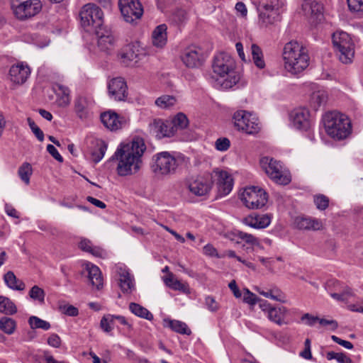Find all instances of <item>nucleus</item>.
Listing matches in <instances>:
<instances>
[{
    "label": "nucleus",
    "instance_id": "1",
    "mask_svg": "<svg viewBox=\"0 0 363 363\" xmlns=\"http://www.w3.org/2000/svg\"><path fill=\"white\" fill-rule=\"evenodd\" d=\"M146 150L143 140L136 138L131 143L121 144L116 150L112 159L118 161L117 173L125 177L135 174L140 168L143 156Z\"/></svg>",
    "mask_w": 363,
    "mask_h": 363
},
{
    "label": "nucleus",
    "instance_id": "2",
    "mask_svg": "<svg viewBox=\"0 0 363 363\" xmlns=\"http://www.w3.org/2000/svg\"><path fill=\"white\" fill-rule=\"evenodd\" d=\"M184 157L176 152L162 151L152 155L150 169L153 176L163 179L175 174Z\"/></svg>",
    "mask_w": 363,
    "mask_h": 363
},
{
    "label": "nucleus",
    "instance_id": "3",
    "mask_svg": "<svg viewBox=\"0 0 363 363\" xmlns=\"http://www.w3.org/2000/svg\"><path fill=\"white\" fill-rule=\"evenodd\" d=\"M285 69L292 74H297L309 65L307 49L296 40L287 43L283 49Z\"/></svg>",
    "mask_w": 363,
    "mask_h": 363
},
{
    "label": "nucleus",
    "instance_id": "4",
    "mask_svg": "<svg viewBox=\"0 0 363 363\" xmlns=\"http://www.w3.org/2000/svg\"><path fill=\"white\" fill-rule=\"evenodd\" d=\"M323 121L327 134L334 140H344L352 133L350 119L340 112H328L324 115Z\"/></svg>",
    "mask_w": 363,
    "mask_h": 363
},
{
    "label": "nucleus",
    "instance_id": "5",
    "mask_svg": "<svg viewBox=\"0 0 363 363\" xmlns=\"http://www.w3.org/2000/svg\"><path fill=\"white\" fill-rule=\"evenodd\" d=\"M212 68L213 73L220 77H225V76L231 77L229 81L225 80L226 86L231 87L238 82L239 77L233 74L235 62L228 54L220 52L216 55L213 61Z\"/></svg>",
    "mask_w": 363,
    "mask_h": 363
},
{
    "label": "nucleus",
    "instance_id": "6",
    "mask_svg": "<svg viewBox=\"0 0 363 363\" xmlns=\"http://www.w3.org/2000/svg\"><path fill=\"white\" fill-rule=\"evenodd\" d=\"M82 27L88 32H95L104 26V13L94 4L84 5L79 13Z\"/></svg>",
    "mask_w": 363,
    "mask_h": 363
},
{
    "label": "nucleus",
    "instance_id": "7",
    "mask_svg": "<svg viewBox=\"0 0 363 363\" xmlns=\"http://www.w3.org/2000/svg\"><path fill=\"white\" fill-rule=\"evenodd\" d=\"M333 44L339 52L340 60L344 64L352 62L354 55V43L348 33L336 32L332 36Z\"/></svg>",
    "mask_w": 363,
    "mask_h": 363
},
{
    "label": "nucleus",
    "instance_id": "8",
    "mask_svg": "<svg viewBox=\"0 0 363 363\" xmlns=\"http://www.w3.org/2000/svg\"><path fill=\"white\" fill-rule=\"evenodd\" d=\"M243 204L249 209H259L264 206L268 200L267 192L262 188L250 186L240 195Z\"/></svg>",
    "mask_w": 363,
    "mask_h": 363
},
{
    "label": "nucleus",
    "instance_id": "9",
    "mask_svg": "<svg viewBox=\"0 0 363 363\" xmlns=\"http://www.w3.org/2000/svg\"><path fill=\"white\" fill-rule=\"evenodd\" d=\"M233 119L235 128L247 134L257 133L260 129L257 118L247 111H237Z\"/></svg>",
    "mask_w": 363,
    "mask_h": 363
},
{
    "label": "nucleus",
    "instance_id": "10",
    "mask_svg": "<svg viewBox=\"0 0 363 363\" xmlns=\"http://www.w3.org/2000/svg\"><path fill=\"white\" fill-rule=\"evenodd\" d=\"M118 7L124 21L136 24L143 14V7L139 0H118Z\"/></svg>",
    "mask_w": 363,
    "mask_h": 363
},
{
    "label": "nucleus",
    "instance_id": "11",
    "mask_svg": "<svg viewBox=\"0 0 363 363\" xmlns=\"http://www.w3.org/2000/svg\"><path fill=\"white\" fill-rule=\"evenodd\" d=\"M186 184L189 191L194 195L206 196L212 188V176L209 173L193 176L186 179Z\"/></svg>",
    "mask_w": 363,
    "mask_h": 363
},
{
    "label": "nucleus",
    "instance_id": "12",
    "mask_svg": "<svg viewBox=\"0 0 363 363\" xmlns=\"http://www.w3.org/2000/svg\"><path fill=\"white\" fill-rule=\"evenodd\" d=\"M259 20L265 26L273 24L279 20V0H270L259 4Z\"/></svg>",
    "mask_w": 363,
    "mask_h": 363
},
{
    "label": "nucleus",
    "instance_id": "13",
    "mask_svg": "<svg viewBox=\"0 0 363 363\" xmlns=\"http://www.w3.org/2000/svg\"><path fill=\"white\" fill-rule=\"evenodd\" d=\"M42 5L38 0L26 1L13 9L15 16L20 20H25L38 13Z\"/></svg>",
    "mask_w": 363,
    "mask_h": 363
},
{
    "label": "nucleus",
    "instance_id": "14",
    "mask_svg": "<svg viewBox=\"0 0 363 363\" xmlns=\"http://www.w3.org/2000/svg\"><path fill=\"white\" fill-rule=\"evenodd\" d=\"M110 97L116 101H124L128 97V86L122 77H116L110 80L108 84Z\"/></svg>",
    "mask_w": 363,
    "mask_h": 363
},
{
    "label": "nucleus",
    "instance_id": "15",
    "mask_svg": "<svg viewBox=\"0 0 363 363\" xmlns=\"http://www.w3.org/2000/svg\"><path fill=\"white\" fill-rule=\"evenodd\" d=\"M290 118L294 128L298 130H307L311 125V114L308 109L299 107L293 110Z\"/></svg>",
    "mask_w": 363,
    "mask_h": 363
},
{
    "label": "nucleus",
    "instance_id": "16",
    "mask_svg": "<svg viewBox=\"0 0 363 363\" xmlns=\"http://www.w3.org/2000/svg\"><path fill=\"white\" fill-rule=\"evenodd\" d=\"M181 57L184 64L189 68L201 66L204 60L202 50L194 45L186 48Z\"/></svg>",
    "mask_w": 363,
    "mask_h": 363
},
{
    "label": "nucleus",
    "instance_id": "17",
    "mask_svg": "<svg viewBox=\"0 0 363 363\" xmlns=\"http://www.w3.org/2000/svg\"><path fill=\"white\" fill-rule=\"evenodd\" d=\"M101 121L108 129L113 131L122 128L127 124V120L112 111L101 114Z\"/></svg>",
    "mask_w": 363,
    "mask_h": 363
},
{
    "label": "nucleus",
    "instance_id": "18",
    "mask_svg": "<svg viewBox=\"0 0 363 363\" xmlns=\"http://www.w3.org/2000/svg\"><path fill=\"white\" fill-rule=\"evenodd\" d=\"M217 177L218 191L220 196L228 195L233 189V179L225 171H214Z\"/></svg>",
    "mask_w": 363,
    "mask_h": 363
},
{
    "label": "nucleus",
    "instance_id": "19",
    "mask_svg": "<svg viewBox=\"0 0 363 363\" xmlns=\"http://www.w3.org/2000/svg\"><path fill=\"white\" fill-rule=\"evenodd\" d=\"M98 38V46L101 50L108 52L112 48L115 38L111 30L106 27H101L94 32Z\"/></svg>",
    "mask_w": 363,
    "mask_h": 363
},
{
    "label": "nucleus",
    "instance_id": "20",
    "mask_svg": "<svg viewBox=\"0 0 363 363\" xmlns=\"http://www.w3.org/2000/svg\"><path fill=\"white\" fill-rule=\"evenodd\" d=\"M30 74L29 67L27 65H23V63L12 65L9 69L11 81L17 84L25 83Z\"/></svg>",
    "mask_w": 363,
    "mask_h": 363
},
{
    "label": "nucleus",
    "instance_id": "21",
    "mask_svg": "<svg viewBox=\"0 0 363 363\" xmlns=\"http://www.w3.org/2000/svg\"><path fill=\"white\" fill-rule=\"evenodd\" d=\"M242 223L253 228L263 229L269 225L271 216L268 214L252 213L242 219Z\"/></svg>",
    "mask_w": 363,
    "mask_h": 363
},
{
    "label": "nucleus",
    "instance_id": "22",
    "mask_svg": "<svg viewBox=\"0 0 363 363\" xmlns=\"http://www.w3.org/2000/svg\"><path fill=\"white\" fill-rule=\"evenodd\" d=\"M85 270L87 272V277L91 284L96 289H101L104 285V279L100 269L97 266L88 262L85 264Z\"/></svg>",
    "mask_w": 363,
    "mask_h": 363
},
{
    "label": "nucleus",
    "instance_id": "23",
    "mask_svg": "<svg viewBox=\"0 0 363 363\" xmlns=\"http://www.w3.org/2000/svg\"><path fill=\"white\" fill-rule=\"evenodd\" d=\"M296 227L300 230H318L322 229V221L311 217L298 216L294 220Z\"/></svg>",
    "mask_w": 363,
    "mask_h": 363
},
{
    "label": "nucleus",
    "instance_id": "24",
    "mask_svg": "<svg viewBox=\"0 0 363 363\" xmlns=\"http://www.w3.org/2000/svg\"><path fill=\"white\" fill-rule=\"evenodd\" d=\"M302 9L306 15H311L314 21H321L323 18V5L315 1L306 0L302 4Z\"/></svg>",
    "mask_w": 363,
    "mask_h": 363
},
{
    "label": "nucleus",
    "instance_id": "25",
    "mask_svg": "<svg viewBox=\"0 0 363 363\" xmlns=\"http://www.w3.org/2000/svg\"><path fill=\"white\" fill-rule=\"evenodd\" d=\"M150 128L159 138H169L175 134L174 129H173L169 121L163 122L160 119H155L150 124Z\"/></svg>",
    "mask_w": 363,
    "mask_h": 363
},
{
    "label": "nucleus",
    "instance_id": "26",
    "mask_svg": "<svg viewBox=\"0 0 363 363\" xmlns=\"http://www.w3.org/2000/svg\"><path fill=\"white\" fill-rule=\"evenodd\" d=\"M91 106L92 101L86 97L78 96L74 100V111L81 119H86L89 117Z\"/></svg>",
    "mask_w": 363,
    "mask_h": 363
},
{
    "label": "nucleus",
    "instance_id": "27",
    "mask_svg": "<svg viewBox=\"0 0 363 363\" xmlns=\"http://www.w3.org/2000/svg\"><path fill=\"white\" fill-rule=\"evenodd\" d=\"M138 51L134 45H128L121 51L118 56L121 62L124 66H129L133 61L137 62L139 56Z\"/></svg>",
    "mask_w": 363,
    "mask_h": 363
},
{
    "label": "nucleus",
    "instance_id": "28",
    "mask_svg": "<svg viewBox=\"0 0 363 363\" xmlns=\"http://www.w3.org/2000/svg\"><path fill=\"white\" fill-rule=\"evenodd\" d=\"M301 320L308 326H313L317 322H318L322 325H331L332 330H336L338 327V324L335 320L319 318L318 316L312 315L308 313L303 314Z\"/></svg>",
    "mask_w": 363,
    "mask_h": 363
},
{
    "label": "nucleus",
    "instance_id": "29",
    "mask_svg": "<svg viewBox=\"0 0 363 363\" xmlns=\"http://www.w3.org/2000/svg\"><path fill=\"white\" fill-rule=\"evenodd\" d=\"M52 89L57 96V103L60 106L65 107L70 103L69 89L68 87L56 83L53 85Z\"/></svg>",
    "mask_w": 363,
    "mask_h": 363
},
{
    "label": "nucleus",
    "instance_id": "30",
    "mask_svg": "<svg viewBox=\"0 0 363 363\" xmlns=\"http://www.w3.org/2000/svg\"><path fill=\"white\" fill-rule=\"evenodd\" d=\"M167 26L159 25L155 28L152 34V43L157 48H162L167 43Z\"/></svg>",
    "mask_w": 363,
    "mask_h": 363
},
{
    "label": "nucleus",
    "instance_id": "31",
    "mask_svg": "<svg viewBox=\"0 0 363 363\" xmlns=\"http://www.w3.org/2000/svg\"><path fill=\"white\" fill-rule=\"evenodd\" d=\"M164 281L172 290L179 291L185 294L189 292L188 284L182 283L179 280L174 279V274L172 272H169L168 276L164 279Z\"/></svg>",
    "mask_w": 363,
    "mask_h": 363
},
{
    "label": "nucleus",
    "instance_id": "32",
    "mask_svg": "<svg viewBox=\"0 0 363 363\" xmlns=\"http://www.w3.org/2000/svg\"><path fill=\"white\" fill-rule=\"evenodd\" d=\"M4 280L6 285L13 290L23 291L26 289L25 283L18 279L14 273L11 271H9L4 274Z\"/></svg>",
    "mask_w": 363,
    "mask_h": 363
},
{
    "label": "nucleus",
    "instance_id": "33",
    "mask_svg": "<svg viewBox=\"0 0 363 363\" xmlns=\"http://www.w3.org/2000/svg\"><path fill=\"white\" fill-rule=\"evenodd\" d=\"M286 313L287 309L284 306L279 308L273 307L269 311L267 316L271 321L277 323L279 325H282L283 324L286 323L284 321V318Z\"/></svg>",
    "mask_w": 363,
    "mask_h": 363
},
{
    "label": "nucleus",
    "instance_id": "34",
    "mask_svg": "<svg viewBox=\"0 0 363 363\" xmlns=\"http://www.w3.org/2000/svg\"><path fill=\"white\" fill-rule=\"evenodd\" d=\"M260 164L266 174L270 177L281 167L279 162L274 160L273 158L265 157L261 159Z\"/></svg>",
    "mask_w": 363,
    "mask_h": 363
},
{
    "label": "nucleus",
    "instance_id": "35",
    "mask_svg": "<svg viewBox=\"0 0 363 363\" xmlns=\"http://www.w3.org/2000/svg\"><path fill=\"white\" fill-rule=\"evenodd\" d=\"M164 322L167 327L177 333L188 335H191V330L184 322L177 320H164Z\"/></svg>",
    "mask_w": 363,
    "mask_h": 363
},
{
    "label": "nucleus",
    "instance_id": "36",
    "mask_svg": "<svg viewBox=\"0 0 363 363\" xmlns=\"http://www.w3.org/2000/svg\"><path fill=\"white\" fill-rule=\"evenodd\" d=\"M107 150V144L101 140L95 142L94 150L91 151V157L94 163H98L104 157Z\"/></svg>",
    "mask_w": 363,
    "mask_h": 363
},
{
    "label": "nucleus",
    "instance_id": "37",
    "mask_svg": "<svg viewBox=\"0 0 363 363\" xmlns=\"http://www.w3.org/2000/svg\"><path fill=\"white\" fill-rule=\"evenodd\" d=\"M119 286L123 293H130L134 286L133 279L129 272L123 271L120 274Z\"/></svg>",
    "mask_w": 363,
    "mask_h": 363
},
{
    "label": "nucleus",
    "instance_id": "38",
    "mask_svg": "<svg viewBox=\"0 0 363 363\" xmlns=\"http://www.w3.org/2000/svg\"><path fill=\"white\" fill-rule=\"evenodd\" d=\"M130 311L135 315L145 318L148 320L153 319V315L145 307L136 303H130L129 305Z\"/></svg>",
    "mask_w": 363,
    "mask_h": 363
},
{
    "label": "nucleus",
    "instance_id": "39",
    "mask_svg": "<svg viewBox=\"0 0 363 363\" xmlns=\"http://www.w3.org/2000/svg\"><path fill=\"white\" fill-rule=\"evenodd\" d=\"M17 312L16 305L9 298L0 296V313L13 315Z\"/></svg>",
    "mask_w": 363,
    "mask_h": 363
},
{
    "label": "nucleus",
    "instance_id": "40",
    "mask_svg": "<svg viewBox=\"0 0 363 363\" xmlns=\"http://www.w3.org/2000/svg\"><path fill=\"white\" fill-rule=\"evenodd\" d=\"M251 54L255 65L259 69H263L265 67L264 56L262 49L256 44L251 45Z\"/></svg>",
    "mask_w": 363,
    "mask_h": 363
},
{
    "label": "nucleus",
    "instance_id": "41",
    "mask_svg": "<svg viewBox=\"0 0 363 363\" xmlns=\"http://www.w3.org/2000/svg\"><path fill=\"white\" fill-rule=\"evenodd\" d=\"M79 248L85 252H89L96 257H102L104 250L99 247H93L91 241L87 239H83L79 244Z\"/></svg>",
    "mask_w": 363,
    "mask_h": 363
},
{
    "label": "nucleus",
    "instance_id": "42",
    "mask_svg": "<svg viewBox=\"0 0 363 363\" xmlns=\"http://www.w3.org/2000/svg\"><path fill=\"white\" fill-rule=\"evenodd\" d=\"M275 183L281 185H286L291 182V176L287 172L282 169V166L280 169L274 172V174L269 177Z\"/></svg>",
    "mask_w": 363,
    "mask_h": 363
},
{
    "label": "nucleus",
    "instance_id": "43",
    "mask_svg": "<svg viewBox=\"0 0 363 363\" xmlns=\"http://www.w3.org/2000/svg\"><path fill=\"white\" fill-rule=\"evenodd\" d=\"M169 123L173 129H174V133H176L178 129H184L188 126L189 120L184 113H179Z\"/></svg>",
    "mask_w": 363,
    "mask_h": 363
},
{
    "label": "nucleus",
    "instance_id": "44",
    "mask_svg": "<svg viewBox=\"0 0 363 363\" xmlns=\"http://www.w3.org/2000/svg\"><path fill=\"white\" fill-rule=\"evenodd\" d=\"M328 99V95L325 91H317L312 94L311 104L315 109L324 105Z\"/></svg>",
    "mask_w": 363,
    "mask_h": 363
},
{
    "label": "nucleus",
    "instance_id": "45",
    "mask_svg": "<svg viewBox=\"0 0 363 363\" xmlns=\"http://www.w3.org/2000/svg\"><path fill=\"white\" fill-rule=\"evenodd\" d=\"M16 326V321L11 318L3 317L0 319V329L9 335L14 332Z\"/></svg>",
    "mask_w": 363,
    "mask_h": 363
},
{
    "label": "nucleus",
    "instance_id": "46",
    "mask_svg": "<svg viewBox=\"0 0 363 363\" xmlns=\"http://www.w3.org/2000/svg\"><path fill=\"white\" fill-rule=\"evenodd\" d=\"M18 174L21 179L26 184H29L30 177L32 174L31 165L28 162H24L18 170Z\"/></svg>",
    "mask_w": 363,
    "mask_h": 363
},
{
    "label": "nucleus",
    "instance_id": "47",
    "mask_svg": "<svg viewBox=\"0 0 363 363\" xmlns=\"http://www.w3.org/2000/svg\"><path fill=\"white\" fill-rule=\"evenodd\" d=\"M28 323L32 329L40 328L48 330L50 328V323L42 320L37 316H30L28 319Z\"/></svg>",
    "mask_w": 363,
    "mask_h": 363
},
{
    "label": "nucleus",
    "instance_id": "48",
    "mask_svg": "<svg viewBox=\"0 0 363 363\" xmlns=\"http://www.w3.org/2000/svg\"><path fill=\"white\" fill-rule=\"evenodd\" d=\"M29 296L34 301H38L40 303H44L45 293L42 288L35 285L30 289L29 291Z\"/></svg>",
    "mask_w": 363,
    "mask_h": 363
},
{
    "label": "nucleus",
    "instance_id": "49",
    "mask_svg": "<svg viewBox=\"0 0 363 363\" xmlns=\"http://www.w3.org/2000/svg\"><path fill=\"white\" fill-rule=\"evenodd\" d=\"M176 103V99L169 95H164L157 98L155 101V104L162 108H167L172 106Z\"/></svg>",
    "mask_w": 363,
    "mask_h": 363
},
{
    "label": "nucleus",
    "instance_id": "50",
    "mask_svg": "<svg viewBox=\"0 0 363 363\" xmlns=\"http://www.w3.org/2000/svg\"><path fill=\"white\" fill-rule=\"evenodd\" d=\"M313 201L316 208L320 211L325 210L329 206V199L323 194L315 195Z\"/></svg>",
    "mask_w": 363,
    "mask_h": 363
},
{
    "label": "nucleus",
    "instance_id": "51",
    "mask_svg": "<svg viewBox=\"0 0 363 363\" xmlns=\"http://www.w3.org/2000/svg\"><path fill=\"white\" fill-rule=\"evenodd\" d=\"M326 357L328 360L336 359L338 363H352L351 359L342 352H328Z\"/></svg>",
    "mask_w": 363,
    "mask_h": 363
},
{
    "label": "nucleus",
    "instance_id": "52",
    "mask_svg": "<svg viewBox=\"0 0 363 363\" xmlns=\"http://www.w3.org/2000/svg\"><path fill=\"white\" fill-rule=\"evenodd\" d=\"M268 298L273 299L277 301L285 302L284 294L277 286H273L269 291H267Z\"/></svg>",
    "mask_w": 363,
    "mask_h": 363
},
{
    "label": "nucleus",
    "instance_id": "53",
    "mask_svg": "<svg viewBox=\"0 0 363 363\" xmlns=\"http://www.w3.org/2000/svg\"><path fill=\"white\" fill-rule=\"evenodd\" d=\"M114 317L115 315H108L101 318L100 326L104 332L109 333L112 330L113 327L111 325L113 322Z\"/></svg>",
    "mask_w": 363,
    "mask_h": 363
},
{
    "label": "nucleus",
    "instance_id": "54",
    "mask_svg": "<svg viewBox=\"0 0 363 363\" xmlns=\"http://www.w3.org/2000/svg\"><path fill=\"white\" fill-rule=\"evenodd\" d=\"M27 121L30 128L38 140L43 142L44 140V133L41 129L35 124V121L32 118H28Z\"/></svg>",
    "mask_w": 363,
    "mask_h": 363
},
{
    "label": "nucleus",
    "instance_id": "55",
    "mask_svg": "<svg viewBox=\"0 0 363 363\" xmlns=\"http://www.w3.org/2000/svg\"><path fill=\"white\" fill-rule=\"evenodd\" d=\"M260 299L248 289H244L243 301L251 306L255 305Z\"/></svg>",
    "mask_w": 363,
    "mask_h": 363
},
{
    "label": "nucleus",
    "instance_id": "56",
    "mask_svg": "<svg viewBox=\"0 0 363 363\" xmlns=\"http://www.w3.org/2000/svg\"><path fill=\"white\" fill-rule=\"evenodd\" d=\"M238 238L240 239L244 240L246 243L250 244L252 245H258L259 242L257 238H256L255 236H253L251 234L239 231L237 234Z\"/></svg>",
    "mask_w": 363,
    "mask_h": 363
},
{
    "label": "nucleus",
    "instance_id": "57",
    "mask_svg": "<svg viewBox=\"0 0 363 363\" xmlns=\"http://www.w3.org/2000/svg\"><path fill=\"white\" fill-rule=\"evenodd\" d=\"M347 2L351 11H363V0H347Z\"/></svg>",
    "mask_w": 363,
    "mask_h": 363
},
{
    "label": "nucleus",
    "instance_id": "58",
    "mask_svg": "<svg viewBox=\"0 0 363 363\" xmlns=\"http://www.w3.org/2000/svg\"><path fill=\"white\" fill-rule=\"evenodd\" d=\"M230 142L227 138H220L215 143L216 148L220 151H225L230 147Z\"/></svg>",
    "mask_w": 363,
    "mask_h": 363
},
{
    "label": "nucleus",
    "instance_id": "59",
    "mask_svg": "<svg viewBox=\"0 0 363 363\" xmlns=\"http://www.w3.org/2000/svg\"><path fill=\"white\" fill-rule=\"evenodd\" d=\"M62 313L69 316H77L79 314V310L74 306L65 305L60 307Z\"/></svg>",
    "mask_w": 363,
    "mask_h": 363
},
{
    "label": "nucleus",
    "instance_id": "60",
    "mask_svg": "<svg viewBox=\"0 0 363 363\" xmlns=\"http://www.w3.org/2000/svg\"><path fill=\"white\" fill-rule=\"evenodd\" d=\"M61 339L57 334H52L48 339V344L52 347L58 348L61 345Z\"/></svg>",
    "mask_w": 363,
    "mask_h": 363
},
{
    "label": "nucleus",
    "instance_id": "61",
    "mask_svg": "<svg viewBox=\"0 0 363 363\" xmlns=\"http://www.w3.org/2000/svg\"><path fill=\"white\" fill-rule=\"evenodd\" d=\"M47 151L58 162H63V158L60 155V154L58 152L57 149L55 147L52 145H47Z\"/></svg>",
    "mask_w": 363,
    "mask_h": 363
},
{
    "label": "nucleus",
    "instance_id": "62",
    "mask_svg": "<svg viewBox=\"0 0 363 363\" xmlns=\"http://www.w3.org/2000/svg\"><path fill=\"white\" fill-rule=\"evenodd\" d=\"M206 305L207 306L208 308L212 311L216 312L218 309V304L215 301V299L211 296H207L205 300Z\"/></svg>",
    "mask_w": 363,
    "mask_h": 363
},
{
    "label": "nucleus",
    "instance_id": "63",
    "mask_svg": "<svg viewBox=\"0 0 363 363\" xmlns=\"http://www.w3.org/2000/svg\"><path fill=\"white\" fill-rule=\"evenodd\" d=\"M331 339L336 343L339 344L340 345L348 349V350H351L353 348V345L349 342V341H347V340H342L340 339V337L335 336V335H332L331 337Z\"/></svg>",
    "mask_w": 363,
    "mask_h": 363
},
{
    "label": "nucleus",
    "instance_id": "64",
    "mask_svg": "<svg viewBox=\"0 0 363 363\" xmlns=\"http://www.w3.org/2000/svg\"><path fill=\"white\" fill-rule=\"evenodd\" d=\"M203 253L206 255L211 256V257H216L217 256V251L216 249L210 244H208L205 245L203 248Z\"/></svg>",
    "mask_w": 363,
    "mask_h": 363
}]
</instances>
